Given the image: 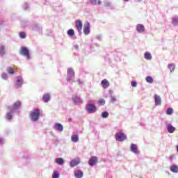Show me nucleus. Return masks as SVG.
Masks as SVG:
<instances>
[{"label": "nucleus", "mask_w": 178, "mask_h": 178, "mask_svg": "<svg viewBox=\"0 0 178 178\" xmlns=\"http://www.w3.org/2000/svg\"><path fill=\"white\" fill-rule=\"evenodd\" d=\"M29 116L32 122H37V120L40 119V116H41V113L40 112V109L38 108L35 109L34 111L31 112V113L29 114Z\"/></svg>", "instance_id": "obj_1"}, {"label": "nucleus", "mask_w": 178, "mask_h": 178, "mask_svg": "<svg viewBox=\"0 0 178 178\" xmlns=\"http://www.w3.org/2000/svg\"><path fill=\"white\" fill-rule=\"evenodd\" d=\"M20 55L25 56L27 59H30V51L27 47H22L19 51Z\"/></svg>", "instance_id": "obj_2"}, {"label": "nucleus", "mask_w": 178, "mask_h": 178, "mask_svg": "<svg viewBox=\"0 0 178 178\" xmlns=\"http://www.w3.org/2000/svg\"><path fill=\"white\" fill-rule=\"evenodd\" d=\"M127 136H126V134L124 133L118 132L115 134V140L116 141H124V140H127Z\"/></svg>", "instance_id": "obj_3"}, {"label": "nucleus", "mask_w": 178, "mask_h": 178, "mask_svg": "<svg viewBox=\"0 0 178 178\" xmlns=\"http://www.w3.org/2000/svg\"><path fill=\"white\" fill-rule=\"evenodd\" d=\"M86 109L89 113H95L97 112V106L92 104H88Z\"/></svg>", "instance_id": "obj_4"}, {"label": "nucleus", "mask_w": 178, "mask_h": 178, "mask_svg": "<svg viewBox=\"0 0 178 178\" xmlns=\"http://www.w3.org/2000/svg\"><path fill=\"white\" fill-rule=\"evenodd\" d=\"M75 27L77 29L79 34H81V30H83V22H81V20L77 19L75 22Z\"/></svg>", "instance_id": "obj_5"}, {"label": "nucleus", "mask_w": 178, "mask_h": 178, "mask_svg": "<svg viewBox=\"0 0 178 178\" xmlns=\"http://www.w3.org/2000/svg\"><path fill=\"white\" fill-rule=\"evenodd\" d=\"M97 163H98V158L97 156H92L88 162L90 166H94L97 165Z\"/></svg>", "instance_id": "obj_6"}, {"label": "nucleus", "mask_w": 178, "mask_h": 178, "mask_svg": "<svg viewBox=\"0 0 178 178\" xmlns=\"http://www.w3.org/2000/svg\"><path fill=\"white\" fill-rule=\"evenodd\" d=\"M80 162H81L80 158L76 157L70 161V165L71 168H74V166H77V165H80Z\"/></svg>", "instance_id": "obj_7"}, {"label": "nucleus", "mask_w": 178, "mask_h": 178, "mask_svg": "<svg viewBox=\"0 0 178 178\" xmlns=\"http://www.w3.org/2000/svg\"><path fill=\"white\" fill-rule=\"evenodd\" d=\"M72 77H74V71L72 68H68L67 69V81H70V80H72Z\"/></svg>", "instance_id": "obj_8"}, {"label": "nucleus", "mask_w": 178, "mask_h": 178, "mask_svg": "<svg viewBox=\"0 0 178 178\" xmlns=\"http://www.w3.org/2000/svg\"><path fill=\"white\" fill-rule=\"evenodd\" d=\"M83 33L86 35H88L90 34V23L86 22L83 27Z\"/></svg>", "instance_id": "obj_9"}, {"label": "nucleus", "mask_w": 178, "mask_h": 178, "mask_svg": "<svg viewBox=\"0 0 178 178\" xmlns=\"http://www.w3.org/2000/svg\"><path fill=\"white\" fill-rule=\"evenodd\" d=\"M154 101H155V105L156 106L161 105L162 104L161 96H159L157 95H154Z\"/></svg>", "instance_id": "obj_10"}, {"label": "nucleus", "mask_w": 178, "mask_h": 178, "mask_svg": "<svg viewBox=\"0 0 178 178\" xmlns=\"http://www.w3.org/2000/svg\"><path fill=\"white\" fill-rule=\"evenodd\" d=\"M20 105H21L20 102H16L15 103H14L13 106L8 107V109L10 111H15V109H17V108H20Z\"/></svg>", "instance_id": "obj_11"}, {"label": "nucleus", "mask_w": 178, "mask_h": 178, "mask_svg": "<svg viewBox=\"0 0 178 178\" xmlns=\"http://www.w3.org/2000/svg\"><path fill=\"white\" fill-rule=\"evenodd\" d=\"M54 129L57 130L58 131H63V126L60 123H56L54 124Z\"/></svg>", "instance_id": "obj_12"}, {"label": "nucleus", "mask_w": 178, "mask_h": 178, "mask_svg": "<svg viewBox=\"0 0 178 178\" xmlns=\"http://www.w3.org/2000/svg\"><path fill=\"white\" fill-rule=\"evenodd\" d=\"M131 151L134 152V154H138V147H137V145L135 144L131 145Z\"/></svg>", "instance_id": "obj_13"}, {"label": "nucleus", "mask_w": 178, "mask_h": 178, "mask_svg": "<svg viewBox=\"0 0 178 178\" xmlns=\"http://www.w3.org/2000/svg\"><path fill=\"white\" fill-rule=\"evenodd\" d=\"M170 170L173 173H177L178 172V166L177 165L172 164V165H170Z\"/></svg>", "instance_id": "obj_14"}, {"label": "nucleus", "mask_w": 178, "mask_h": 178, "mask_svg": "<svg viewBox=\"0 0 178 178\" xmlns=\"http://www.w3.org/2000/svg\"><path fill=\"white\" fill-rule=\"evenodd\" d=\"M23 84V78L22 76H18L16 86L17 87H22V85Z\"/></svg>", "instance_id": "obj_15"}, {"label": "nucleus", "mask_w": 178, "mask_h": 178, "mask_svg": "<svg viewBox=\"0 0 178 178\" xmlns=\"http://www.w3.org/2000/svg\"><path fill=\"white\" fill-rule=\"evenodd\" d=\"M51 99V96L49 94L47 93L43 95L42 101L43 102H49V101Z\"/></svg>", "instance_id": "obj_16"}, {"label": "nucleus", "mask_w": 178, "mask_h": 178, "mask_svg": "<svg viewBox=\"0 0 178 178\" xmlns=\"http://www.w3.org/2000/svg\"><path fill=\"white\" fill-rule=\"evenodd\" d=\"M83 171L80 170L75 171L74 172V176L76 178H81L83 177Z\"/></svg>", "instance_id": "obj_17"}, {"label": "nucleus", "mask_w": 178, "mask_h": 178, "mask_svg": "<svg viewBox=\"0 0 178 178\" xmlns=\"http://www.w3.org/2000/svg\"><path fill=\"white\" fill-rule=\"evenodd\" d=\"M136 29L139 33H143L145 30V27L143 24H138L136 26Z\"/></svg>", "instance_id": "obj_18"}, {"label": "nucleus", "mask_w": 178, "mask_h": 178, "mask_svg": "<svg viewBox=\"0 0 178 178\" xmlns=\"http://www.w3.org/2000/svg\"><path fill=\"white\" fill-rule=\"evenodd\" d=\"M102 86L103 88H108V87L109 86V81H108V80L106 79H103L102 81Z\"/></svg>", "instance_id": "obj_19"}, {"label": "nucleus", "mask_w": 178, "mask_h": 178, "mask_svg": "<svg viewBox=\"0 0 178 178\" xmlns=\"http://www.w3.org/2000/svg\"><path fill=\"white\" fill-rule=\"evenodd\" d=\"M144 58L147 60H151V59H152V56H151V54L149 52L147 51L145 53Z\"/></svg>", "instance_id": "obj_20"}, {"label": "nucleus", "mask_w": 178, "mask_h": 178, "mask_svg": "<svg viewBox=\"0 0 178 178\" xmlns=\"http://www.w3.org/2000/svg\"><path fill=\"white\" fill-rule=\"evenodd\" d=\"M73 101H74V102H75V104H80V102H83L81 101V98H80V97H79V96H74Z\"/></svg>", "instance_id": "obj_21"}, {"label": "nucleus", "mask_w": 178, "mask_h": 178, "mask_svg": "<svg viewBox=\"0 0 178 178\" xmlns=\"http://www.w3.org/2000/svg\"><path fill=\"white\" fill-rule=\"evenodd\" d=\"M56 163L58 165H63L65 163V160L62 158H57L56 159Z\"/></svg>", "instance_id": "obj_22"}, {"label": "nucleus", "mask_w": 178, "mask_h": 178, "mask_svg": "<svg viewBox=\"0 0 178 178\" xmlns=\"http://www.w3.org/2000/svg\"><path fill=\"white\" fill-rule=\"evenodd\" d=\"M167 130H168V133H174L175 130H176V128L170 124L168 126Z\"/></svg>", "instance_id": "obj_23"}, {"label": "nucleus", "mask_w": 178, "mask_h": 178, "mask_svg": "<svg viewBox=\"0 0 178 178\" xmlns=\"http://www.w3.org/2000/svg\"><path fill=\"white\" fill-rule=\"evenodd\" d=\"M145 80L147 83H149V84H152V83H154V79H152L150 76H146Z\"/></svg>", "instance_id": "obj_24"}, {"label": "nucleus", "mask_w": 178, "mask_h": 178, "mask_svg": "<svg viewBox=\"0 0 178 178\" xmlns=\"http://www.w3.org/2000/svg\"><path fill=\"white\" fill-rule=\"evenodd\" d=\"M0 55L3 56L5 55V46L0 45Z\"/></svg>", "instance_id": "obj_25"}, {"label": "nucleus", "mask_w": 178, "mask_h": 178, "mask_svg": "<svg viewBox=\"0 0 178 178\" xmlns=\"http://www.w3.org/2000/svg\"><path fill=\"white\" fill-rule=\"evenodd\" d=\"M71 140L72 141H73V143H77V141H79V136L72 135L71 137Z\"/></svg>", "instance_id": "obj_26"}, {"label": "nucleus", "mask_w": 178, "mask_h": 178, "mask_svg": "<svg viewBox=\"0 0 178 178\" xmlns=\"http://www.w3.org/2000/svg\"><path fill=\"white\" fill-rule=\"evenodd\" d=\"M92 5H101V0H90Z\"/></svg>", "instance_id": "obj_27"}, {"label": "nucleus", "mask_w": 178, "mask_h": 178, "mask_svg": "<svg viewBox=\"0 0 178 178\" xmlns=\"http://www.w3.org/2000/svg\"><path fill=\"white\" fill-rule=\"evenodd\" d=\"M172 24H174V26H178V18H177V17H172Z\"/></svg>", "instance_id": "obj_28"}, {"label": "nucleus", "mask_w": 178, "mask_h": 178, "mask_svg": "<svg viewBox=\"0 0 178 178\" xmlns=\"http://www.w3.org/2000/svg\"><path fill=\"white\" fill-rule=\"evenodd\" d=\"M7 72L8 73H9V74H15V71L13 70V68H12V67H9L7 68Z\"/></svg>", "instance_id": "obj_29"}, {"label": "nucleus", "mask_w": 178, "mask_h": 178, "mask_svg": "<svg viewBox=\"0 0 178 178\" xmlns=\"http://www.w3.org/2000/svg\"><path fill=\"white\" fill-rule=\"evenodd\" d=\"M67 34L68 35H70V37H73V35H74V30L73 29H70L67 31Z\"/></svg>", "instance_id": "obj_30"}, {"label": "nucleus", "mask_w": 178, "mask_h": 178, "mask_svg": "<svg viewBox=\"0 0 178 178\" xmlns=\"http://www.w3.org/2000/svg\"><path fill=\"white\" fill-rule=\"evenodd\" d=\"M176 67V65L175 64H169L168 68L170 69V72H173L175 70V68Z\"/></svg>", "instance_id": "obj_31"}, {"label": "nucleus", "mask_w": 178, "mask_h": 178, "mask_svg": "<svg viewBox=\"0 0 178 178\" xmlns=\"http://www.w3.org/2000/svg\"><path fill=\"white\" fill-rule=\"evenodd\" d=\"M102 116L104 118V119H106V118L109 116V113H108V111H104L102 113Z\"/></svg>", "instance_id": "obj_32"}, {"label": "nucleus", "mask_w": 178, "mask_h": 178, "mask_svg": "<svg viewBox=\"0 0 178 178\" xmlns=\"http://www.w3.org/2000/svg\"><path fill=\"white\" fill-rule=\"evenodd\" d=\"M52 178H59V173L57 171H54L52 175Z\"/></svg>", "instance_id": "obj_33"}, {"label": "nucleus", "mask_w": 178, "mask_h": 178, "mask_svg": "<svg viewBox=\"0 0 178 178\" xmlns=\"http://www.w3.org/2000/svg\"><path fill=\"white\" fill-rule=\"evenodd\" d=\"M98 104L100 106H102L105 104V99H100L98 102Z\"/></svg>", "instance_id": "obj_34"}, {"label": "nucleus", "mask_w": 178, "mask_h": 178, "mask_svg": "<svg viewBox=\"0 0 178 178\" xmlns=\"http://www.w3.org/2000/svg\"><path fill=\"white\" fill-rule=\"evenodd\" d=\"M167 115H172L173 113V109L172 108H168L166 111Z\"/></svg>", "instance_id": "obj_35"}, {"label": "nucleus", "mask_w": 178, "mask_h": 178, "mask_svg": "<svg viewBox=\"0 0 178 178\" xmlns=\"http://www.w3.org/2000/svg\"><path fill=\"white\" fill-rule=\"evenodd\" d=\"M20 38H26V33L24 32H21L19 34Z\"/></svg>", "instance_id": "obj_36"}, {"label": "nucleus", "mask_w": 178, "mask_h": 178, "mask_svg": "<svg viewBox=\"0 0 178 178\" xmlns=\"http://www.w3.org/2000/svg\"><path fill=\"white\" fill-rule=\"evenodd\" d=\"M111 102L113 104L114 102H116V97L114 96L111 97Z\"/></svg>", "instance_id": "obj_37"}, {"label": "nucleus", "mask_w": 178, "mask_h": 178, "mask_svg": "<svg viewBox=\"0 0 178 178\" xmlns=\"http://www.w3.org/2000/svg\"><path fill=\"white\" fill-rule=\"evenodd\" d=\"M7 119H8L9 120H10V119H12L13 116L12 114H10V113H8L6 115Z\"/></svg>", "instance_id": "obj_38"}, {"label": "nucleus", "mask_w": 178, "mask_h": 178, "mask_svg": "<svg viewBox=\"0 0 178 178\" xmlns=\"http://www.w3.org/2000/svg\"><path fill=\"white\" fill-rule=\"evenodd\" d=\"M131 84L132 87H137V82L136 81H132Z\"/></svg>", "instance_id": "obj_39"}, {"label": "nucleus", "mask_w": 178, "mask_h": 178, "mask_svg": "<svg viewBox=\"0 0 178 178\" xmlns=\"http://www.w3.org/2000/svg\"><path fill=\"white\" fill-rule=\"evenodd\" d=\"M2 79H8V74H2Z\"/></svg>", "instance_id": "obj_40"}, {"label": "nucleus", "mask_w": 178, "mask_h": 178, "mask_svg": "<svg viewBox=\"0 0 178 178\" xmlns=\"http://www.w3.org/2000/svg\"><path fill=\"white\" fill-rule=\"evenodd\" d=\"M74 48H75V49H79V45L75 44V45L74 46Z\"/></svg>", "instance_id": "obj_41"}, {"label": "nucleus", "mask_w": 178, "mask_h": 178, "mask_svg": "<svg viewBox=\"0 0 178 178\" xmlns=\"http://www.w3.org/2000/svg\"><path fill=\"white\" fill-rule=\"evenodd\" d=\"M2 138H0V144L2 143Z\"/></svg>", "instance_id": "obj_42"}, {"label": "nucleus", "mask_w": 178, "mask_h": 178, "mask_svg": "<svg viewBox=\"0 0 178 178\" xmlns=\"http://www.w3.org/2000/svg\"><path fill=\"white\" fill-rule=\"evenodd\" d=\"M124 2H129V0H123Z\"/></svg>", "instance_id": "obj_43"}, {"label": "nucleus", "mask_w": 178, "mask_h": 178, "mask_svg": "<svg viewBox=\"0 0 178 178\" xmlns=\"http://www.w3.org/2000/svg\"><path fill=\"white\" fill-rule=\"evenodd\" d=\"M68 120H69V122H71V120H72V118H70Z\"/></svg>", "instance_id": "obj_44"}]
</instances>
